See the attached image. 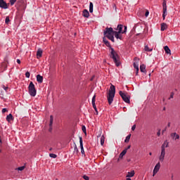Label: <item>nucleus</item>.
Returning a JSON list of instances; mask_svg holds the SVG:
<instances>
[{
    "instance_id": "nucleus-32",
    "label": "nucleus",
    "mask_w": 180,
    "mask_h": 180,
    "mask_svg": "<svg viewBox=\"0 0 180 180\" xmlns=\"http://www.w3.org/2000/svg\"><path fill=\"white\" fill-rule=\"evenodd\" d=\"M49 157H51V158H57V155L53 153H50Z\"/></svg>"
},
{
    "instance_id": "nucleus-1",
    "label": "nucleus",
    "mask_w": 180,
    "mask_h": 180,
    "mask_svg": "<svg viewBox=\"0 0 180 180\" xmlns=\"http://www.w3.org/2000/svg\"><path fill=\"white\" fill-rule=\"evenodd\" d=\"M103 41L105 44V46H107V47H109L110 58H111L112 61H114L116 67H119L120 65V57L119 56V54H117V52L115 51V49L112 48V46H110V43L106 40V38L105 37L103 38Z\"/></svg>"
},
{
    "instance_id": "nucleus-15",
    "label": "nucleus",
    "mask_w": 180,
    "mask_h": 180,
    "mask_svg": "<svg viewBox=\"0 0 180 180\" xmlns=\"http://www.w3.org/2000/svg\"><path fill=\"white\" fill-rule=\"evenodd\" d=\"M167 28H168V26L167 25V23L162 22L161 24V28H160L161 32H164V30H167Z\"/></svg>"
},
{
    "instance_id": "nucleus-37",
    "label": "nucleus",
    "mask_w": 180,
    "mask_h": 180,
    "mask_svg": "<svg viewBox=\"0 0 180 180\" xmlns=\"http://www.w3.org/2000/svg\"><path fill=\"white\" fill-rule=\"evenodd\" d=\"M23 169H25V166H22L18 168V171H23Z\"/></svg>"
},
{
    "instance_id": "nucleus-29",
    "label": "nucleus",
    "mask_w": 180,
    "mask_h": 180,
    "mask_svg": "<svg viewBox=\"0 0 180 180\" xmlns=\"http://www.w3.org/2000/svg\"><path fill=\"white\" fill-rule=\"evenodd\" d=\"M73 153H74L75 154H78V153H79L78 148L77 147V145L75 146Z\"/></svg>"
},
{
    "instance_id": "nucleus-33",
    "label": "nucleus",
    "mask_w": 180,
    "mask_h": 180,
    "mask_svg": "<svg viewBox=\"0 0 180 180\" xmlns=\"http://www.w3.org/2000/svg\"><path fill=\"white\" fill-rule=\"evenodd\" d=\"M18 0H10V4L11 5V6H13V5H15V3Z\"/></svg>"
},
{
    "instance_id": "nucleus-22",
    "label": "nucleus",
    "mask_w": 180,
    "mask_h": 180,
    "mask_svg": "<svg viewBox=\"0 0 180 180\" xmlns=\"http://www.w3.org/2000/svg\"><path fill=\"white\" fill-rule=\"evenodd\" d=\"M140 70H141V72H146V65L144 64H142L140 65Z\"/></svg>"
},
{
    "instance_id": "nucleus-49",
    "label": "nucleus",
    "mask_w": 180,
    "mask_h": 180,
    "mask_svg": "<svg viewBox=\"0 0 180 180\" xmlns=\"http://www.w3.org/2000/svg\"><path fill=\"white\" fill-rule=\"evenodd\" d=\"M130 146H128V147H127V148H126V150H127V151L129 150V149H130Z\"/></svg>"
},
{
    "instance_id": "nucleus-36",
    "label": "nucleus",
    "mask_w": 180,
    "mask_h": 180,
    "mask_svg": "<svg viewBox=\"0 0 180 180\" xmlns=\"http://www.w3.org/2000/svg\"><path fill=\"white\" fill-rule=\"evenodd\" d=\"M134 61H135V63H139V61H140V58H137V57H135L134 58Z\"/></svg>"
},
{
    "instance_id": "nucleus-47",
    "label": "nucleus",
    "mask_w": 180,
    "mask_h": 180,
    "mask_svg": "<svg viewBox=\"0 0 180 180\" xmlns=\"http://www.w3.org/2000/svg\"><path fill=\"white\" fill-rule=\"evenodd\" d=\"M17 63H18V64H20V59H17Z\"/></svg>"
},
{
    "instance_id": "nucleus-38",
    "label": "nucleus",
    "mask_w": 180,
    "mask_h": 180,
    "mask_svg": "<svg viewBox=\"0 0 180 180\" xmlns=\"http://www.w3.org/2000/svg\"><path fill=\"white\" fill-rule=\"evenodd\" d=\"M2 88H3V89H4V91H8V86H6L5 85H3V86H2Z\"/></svg>"
},
{
    "instance_id": "nucleus-39",
    "label": "nucleus",
    "mask_w": 180,
    "mask_h": 180,
    "mask_svg": "<svg viewBox=\"0 0 180 180\" xmlns=\"http://www.w3.org/2000/svg\"><path fill=\"white\" fill-rule=\"evenodd\" d=\"M82 131H84V133H86V128L85 127V126H83L82 127Z\"/></svg>"
},
{
    "instance_id": "nucleus-55",
    "label": "nucleus",
    "mask_w": 180,
    "mask_h": 180,
    "mask_svg": "<svg viewBox=\"0 0 180 180\" xmlns=\"http://www.w3.org/2000/svg\"><path fill=\"white\" fill-rule=\"evenodd\" d=\"M0 153H2V150H0Z\"/></svg>"
},
{
    "instance_id": "nucleus-16",
    "label": "nucleus",
    "mask_w": 180,
    "mask_h": 180,
    "mask_svg": "<svg viewBox=\"0 0 180 180\" xmlns=\"http://www.w3.org/2000/svg\"><path fill=\"white\" fill-rule=\"evenodd\" d=\"M82 15L84 18H89V11H88L86 9H84L83 11Z\"/></svg>"
},
{
    "instance_id": "nucleus-2",
    "label": "nucleus",
    "mask_w": 180,
    "mask_h": 180,
    "mask_svg": "<svg viewBox=\"0 0 180 180\" xmlns=\"http://www.w3.org/2000/svg\"><path fill=\"white\" fill-rule=\"evenodd\" d=\"M116 94V88L115 85L111 84L110 90L108 91V95L107 96L108 102L109 105L113 103V99L115 98V94Z\"/></svg>"
},
{
    "instance_id": "nucleus-10",
    "label": "nucleus",
    "mask_w": 180,
    "mask_h": 180,
    "mask_svg": "<svg viewBox=\"0 0 180 180\" xmlns=\"http://www.w3.org/2000/svg\"><path fill=\"white\" fill-rule=\"evenodd\" d=\"M0 8H2V9H8V4H6L4 0H0Z\"/></svg>"
},
{
    "instance_id": "nucleus-3",
    "label": "nucleus",
    "mask_w": 180,
    "mask_h": 180,
    "mask_svg": "<svg viewBox=\"0 0 180 180\" xmlns=\"http://www.w3.org/2000/svg\"><path fill=\"white\" fill-rule=\"evenodd\" d=\"M115 32L112 27H106L105 30L104 31V36L108 37L109 40L115 43Z\"/></svg>"
},
{
    "instance_id": "nucleus-52",
    "label": "nucleus",
    "mask_w": 180,
    "mask_h": 180,
    "mask_svg": "<svg viewBox=\"0 0 180 180\" xmlns=\"http://www.w3.org/2000/svg\"><path fill=\"white\" fill-rule=\"evenodd\" d=\"M126 180H131L130 178H127Z\"/></svg>"
},
{
    "instance_id": "nucleus-30",
    "label": "nucleus",
    "mask_w": 180,
    "mask_h": 180,
    "mask_svg": "<svg viewBox=\"0 0 180 180\" xmlns=\"http://www.w3.org/2000/svg\"><path fill=\"white\" fill-rule=\"evenodd\" d=\"M9 22H11V20L9 19V16H7L5 20L6 25H8Z\"/></svg>"
},
{
    "instance_id": "nucleus-44",
    "label": "nucleus",
    "mask_w": 180,
    "mask_h": 180,
    "mask_svg": "<svg viewBox=\"0 0 180 180\" xmlns=\"http://www.w3.org/2000/svg\"><path fill=\"white\" fill-rule=\"evenodd\" d=\"M157 136H158V137H160V136H161V130H159V131L157 132Z\"/></svg>"
},
{
    "instance_id": "nucleus-20",
    "label": "nucleus",
    "mask_w": 180,
    "mask_h": 180,
    "mask_svg": "<svg viewBox=\"0 0 180 180\" xmlns=\"http://www.w3.org/2000/svg\"><path fill=\"white\" fill-rule=\"evenodd\" d=\"M126 153H127V149H124L122 151V153L120 154V158H123L124 155H126Z\"/></svg>"
},
{
    "instance_id": "nucleus-5",
    "label": "nucleus",
    "mask_w": 180,
    "mask_h": 180,
    "mask_svg": "<svg viewBox=\"0 0 180 180\" xmlns=\"http://www.w3.org/2000/svg\"><path fill=\"white\" fill-rule=\"evenodd\" d=\"M28 92L30 95V96H36L37 94V90H36V87L34 86V84H33V82H30V84L28 86Z\"/></svg>"
},
{
    "instance_id": "nucleus-31",
    "label": "nucleus",
    "mask_w": 180,
    "mask_h": 180,
    "mask_svg": "<svg viewBox=\"0 0 180 180\" xmlns=\"http://www.w3.org/2000/svg\"><path fill=\"white\" fill-rule=\"evenodd\" d=\"M145 51H153V49H150V48H148V46H146Z\"/></svg>"
},
{
    "instance_id": "nucleus-14",
    "label": "nucleus",
    "mask_w": 180,
    "mask_h": 180,
    "mask_svg": "<svg viewBox=\"0 0 180 180\" xmlns=\"http://www.w3.org/2000/svg\"><path fill=\"white\" fill-rule=\"evenodd\" d=\"M135 174H136V172H134V170L129 172L127 174V178H133V176H134Z\"/></svg>"
},
{
    "instance_id": "nucleus-12",
    "label": "nucleus",
    "mask_w": 180,
    "mask_h": 180,
    "mask_svg": "<svg viewBox=\"0 0 180 180\" xmlns=\"http://www.w3.org/2000/svg\"><path fill=\"white\" fill-rule=\"evenodd\" d=\"M171 137H172L173 140H179V135L176 132L172 133Z\"/></svg>"
},
{
    "instance_id": "nucleus-53",
    "label": "nucleus",
    "mask_w": 180,
    "mask_h": 180,
    "mask_svg": "<svg viewBox=\"0 0 180 180\" xmlns=\"http://www.w3.org/2000/svg\"><path fill=\"white\" fill-rule=\"evenodd\" d=\"M169 126H170V124L169 123V124H168V127H169Z\"/></svg>"
},
{
    "instance_id": "nucleus-28",
    "label": "nucleus",
    "mask_w": 180,
    "mask_h": 180,
    "mask_svg": "<svg viewBox=\"0 0 180 180\" xmlns=\"http://www.w3.org/2000/svg\"><path fill=\"white\" fill-rule=\"evenodd\" d=\"M124 30H123V29H122V34H124V33L127 32V27L124 26Z\"/></svg>"
},
{
    "instance_id": "nucleus-35",
    "label": "nucleus",
    "mask_w": 180,
    "mask_h": 180,
    "mask_svg": "<svg viewBox=\"0 0 180 180\" xmlns=\"http://www.w3.org/2000/svg\"><path fill=\"white\" fill-rule=\"evenodd\" d=\"M96 95H94V96H93V98H92L91 103H95V102H96Z\"/></svg>"
},
{
    "instance_id": "nucleus-13",
    "label": "nucleus",
    "mask_w": 180,
    "mask_h": 180,
    "mask_svg": "<svg viewBox=\"0 0 180 180\" xmlns=\"http://www.w3.org/2000/svg\"><path fill=\"white\" fill-rule=\"evenodd\" d=\"M169 142L168 141H165L161 146V149L165 150L168 147Z\"/></svg>"
},
{
    "instance_id": "nucleus-23",
    "label": "nucleus",
    "mask_w": 180,
    "mask_h": 180,
    "mask_svg": "<svg viewBox=\"0 0 180 180\" xmlns=\"http://www.w3.org/2000/svg\"><path fill=\"white\" fill-rule=\"evenodd\" d=\"M89 12L90 13L94 12V4L92 2H90L89 4Z\"/></svg>"
},
{
    "instance_id": "nucleus-48",
    "label": "nucleus",
    "mask_w": 180,
    "mask_h": 180,
    "mask_svg": "<svg viewBox=\"0 0 180 180\" xmlns=\"http://www.w3.org/2000/svg\"><path fill=\"white\" fill-rule=\"evenodd\" d=\"M136 75H139V71L137 70H136Z\"/></svg>"
},
{
    "instance_id": "nucleus-56",
    "label": "nucleus",
    "mask_w": 180,
    "mask_h": 180,
    "mask_svg": "<svg viewBox=\"0 0 180 180\" xmlns=\"http://www.w3.org/2000/svg\"><path fill=\"white\" fill-rule=\"evenodd\" d=\"M56 180H58V179H56Z\"/></svg>"
},
{
    "instance_id": "nucleus-34",
    "label": "nucleus",
    "mask_w": 180,
    "mask_h": 180,
    "mask_svg": "<svg viewBox=\"0 0 180 180\" xmlns=\"http://www.w3.org/2000/svg\"><path fill=\"white\" fill-rule=\"evenodd\" d=\"M25 77L26 78H30V72H25Z\"/></svg>"
},
{
    "instance_id": "nucleus-7",
    "label": "nucleus",
    "mask_w": 180,
    "mask_h": 180,
    "mask_svg": "<svg viewBox=\"0 0 180 180\" xmlns=\"http://www.w3.org/2000/svg\"><path fill=\"white\" fill-rule=\"evenodd\" d=\"M162 8H163L162 18H163V20H165V16H167V0H163Z\"/></svg>"
},
{
    "instance_id": "nucleus-41",
    "label": "nucleus",
    "mask_w": 180,
    "mask_h": 180,
    "mask_svg": "<svg viewBox=\"0 0 180 180\" xmlns=\"http://www.w3.org/2000/svg\"><path fill=\"white\" fill-rule=\"evenodd\" d=\"M83 178L85 179V180H89V177L86 175H84L83 176Z\"/></svg>"
},
{
    "instance_id": "nucleus-40",
    "label": "nucleus",
    "mask_w": 180,
    "mask_h": 180,
    "mask_svg": "<svg viewBox=\"0 0 180 180\" xmlns=\"http://www.w3.org/2000/svg\"><path fill=\"white\" fill-rule=\"evenodd\" d=\"M92 103L94 110H96V104H95V103Z\"/></svg>"
},
{
    "instance_id": "nucleus-43",
    "label": "nucleus",
    "mask_w": 180,
    "mask_h": 180,
    "mask_svg": "<svg viewBox=\"0 0 180 180\" xmlns=\"http://www.w3.org/2000/svg\"><path fill=\"white\" fill-rule=\"evenodd\" d=\"M6 112H8V109H6V108H3L2 109V113H5Z\"/></svg>"
},
{
    "instance_id": "nucleus-11",
    "label": "nucleus",
    "mask_w": 180,
    "mask_h": 180,
    "mask_svg": "<svg viewBox=\"0 0 180 180\" xmlns=\"http://www.w3.org/2000/svg\"><path fill=\"white\" fill-rule=\"evenodd\" d=\"M79 144H80V148H81V153L82 154H85V151L84 150V143H82V137H79Z\"/></svg>"
},
{
    "instance_id": "nucleus-51",
    "label": "nucleus",
    "mask_w": 180,
    "mask_h": 180,
    "mask_svg": "<svg viewBox=\"0 0 180 180\" xmlns=\"http://www.w3.org/2000/svg\"><path fill=\"white\" fill-rule=\"evenodd\" d=\"M149 155H153V153L151 152H150Z\"/></svg>"
},
{
    "instance_id": "nucleus-19",
    "label": "nucleus",
    "mask_w": 180,
    "mask_h": 180,
    "mask_svg": "<svg viewBox=\"0 0 180 180\" xmlns=\"http://www.w3.org/2000/svg\"><path fill=\"white\" fill-rule=\"evenodd\" d=\"M164 50H165L166 54H171V49H169V47H168V46H165L164 47Z\"/></svg>"
},
{
    "instance_id": "nucleus-26",
    "label": "nucleus",
    "mask_w": 180,
    "mask_h": 180,
    "mask_svg": "<svg viewBox=\"0 0 180 180\" xmlns=\"http://www.w3.org/2000/svg\"><path fill=\"white\" fill-rule=\"evenodd\" d=\"M54 120V118L53 117V115L50 116V123H49V126L50 127H51V126H53V122Z\"/></svg>"
},
{
    "instance_id": "nucleus-45",
    "label": "nucleus",
    "mask_w": 180,
    "mask_h": 180,
    "mask_svg": "<svg viewBox=\"0 0 180 180\" xmlns=\"http://www.w3.org/2000/svg\"><path fill=\"white\" fill-rule=\"evenodd\" d=\"M131 130H132L133 131H134V130H136V124H134V125L132 126Z\"/></svg>"
},
{
    "instance_id": "nucleus-42",
    "label": "nucleus",
    "mask_w": 180,
    "mask_h": 180,
    "mask_svg": "<svg viewBox=\"0 0 180 180\" xmlns=\"http://www.w3.org/2000/svg\"><path fill=\"white\" fill-rule=\"evenodd\" d=\"M174 98V93L172 92L170 94V97L169 98V99H172Z\"/></svg>"
},
{
    "instance_id": "nucleus-25",
    "label": "nucleus",
    "mask_w": 180,
    "mask_h": 180,
    "mask_svg": "<svg viewBox=\"0 0 180 180\" xmlns=\"http://www.w3.org/2000/svg\"><path fill=\"white\" fill-rule=\"evenodd\" d=\"M134 68H135V70H137V71H139V62L134 63Z\"/></svg>"
},
{
    "instance_id": "nucleus-8",
    "label": "nucleus",
    "mask_w": 180,
    "mask_h": 180,
    "mask_svg": "<svg viewBox=\"0 0 180 180\" xmlns=\"http://www.w3.org/2000/svg\"><path fill=\"white\" fill-rule=\"evenodd\" d=\"M165 158V149H161V153L159 156V160L161 161V162H164V159Z\"/></svg>"
},
{
    "instance_id": "nucleus-21",
    "label": "nucleus",
    "mask_w": 180,
    "mask_h": 180,
    "mask_svg": "<svg viewBox=\"0 0 180 180\" xmlns=\"http://www.w3.org/2000/svg\"><path fill=\"white\" fill-rule=\"evenodd\" d=\"M41 56H43V51L41 49H38L37 52V56L39 58L41 57Z\"/></svg>"
},
{
    "instance_id": "nucleus-46",
    "label": "nucleus",
    "mask_w": 180,
    "mask_h": 180,
    "mask_svg": "<svg viewBox=\"0 0 180 180\" xmlns=\"http://www.w3.org/2000/svg\"><path fill=\"white\" fill-rule=\"evenodd\" d=\"M148 15H150V12H148V11H147L145 13V16L147 18V16H148Z\"/></svg>"
},
{
    "instance_id": "nucleus-27",
    "label": "nucleus",
    "mask_w": 180,
    "mask_h": 180,
    "mask_svg": "<svg viewBox=\"0 0 180 180\" xmlns=\"http://www.w3.org/2000/svg\"><path fill=\"white\" fill-rule=\"evenodd\" d=\"M130 137H131V134H129V135L126 137V139H125V140H124V143H129V141H130Z\"/></svg>"
},
{
    "instance_id": "nucleus-6",
    "label": "nucleus",
    "mask_w": 180,
    "mask_h": 180,
    "mask_svg": "<svg viewBox=\"0 0 180 180\" xmlns=\"http://www.w3.org/2000/svg\"><path fill=\"white\" fill-rule=\"evenodd\" d=\"M119 94L121 98H122L124 102H125L126 103H130V98L127 97V95H126V94L123 93V91H120Z\"/></svg>"
},
{
    "instance_id": "nucleus-24",
    "label": "nucleus",
    "mask_w": 180,
    "mask_h": 180,
    "mask_svg": "<svg viewBox=\"0 0 180 180\" xmlns=\"http://www.w3.org/2000/svg\"><path fill=\"white\" fill-rule=\"evenodd\" d=\"M105 144V136H101V145L103 146Z\"/></svg>"
},
{
    "instance_id": "nucleus-9",
    "label": "nucleus",
    "mask_w": 180,
    "mask_h": 180,
    "mask_svg": "<svg viewBox=\"0 0 180 180\" xmlns=\"http://www.w3.org/2000/svg\"><path fill=\"white\" fill-rule=\"evenodd\" d=\"M160 167L161 165L158 162L154 167L153 176H155V175L160 171Z\"/></svg>"
},
{
    "instance_id": "nucleus-50",
    "label": "nucleus",
    "mask_w": 180,
    "mask_h": 180,
    "mask_svg": "<svg viewBox=\"0 0 180 180\" xmlns=\"http://www.w3.org/2000/svg\"><path fill=\"white\" fill-rule=\"evenodd\" d=\"M95 112H96V115H98V109L96 108V110H95Z\"/></svg>"
},
{
    "instance_id": "nucleus-18",
    "label": "nucleus",
    "mask_w": 180,
    "mask_h": 180,
    "mask_svg": "<svg viewBox=\"0 0 180 180\" xmlns=\"http://www.w3.org/2000/svg\"><path fill=\"white\" fill-rule=\"evenodd\" d=\"M37 81L39 84H41L43 82V77L41 75H38L37 76Z\"/></svg>"
},
{
    "instance_id": "nucleus-17",
    "label": "nucleus",
    "mask_w": 180,
    "mask_h": 180,
    "mask_svg": "<svg viewBox=\"0 0 180 180\" xmlns=\"http://www.w3.org/2000/svg\"><path fill=\"white\" fill-rule=\"evenodd\" d=\"M6 120L7 122H8V123H11V122L13 120V115H12V114H9L8 115H7Z\"/></svg>"
},
{
    "instance_id": "nucleus-54",
    "label": "nucleus",
    "mask_w": 180,
    "mask_h": 180,
    "mask_svg": "<svg viewBox=\"0 0 180 180\" xmlns=\"http://www.w3.org/2000/svg\"><path fill=\"white\" fill-rule=\"evenodd\" d=\"M164 131H165V129L162 131V134L164 133Z\"/></svg>"
},
{
    "instance_id": "nucleus-4",
    "label": "nucleus",
    "mask_w": 180,
    "mask_h": 180,
    "mask_svg": "<svg viewBox=\"0 0 180 180\" xmlns=\"http://www.w3.org/2000/svg\"><path fill=\"white\" fill-rule=\"evenodd\" d=\"M122 29H123V25H118L117 28H115V30H117L114 32V36L117 40H123V36L122 35Z\"/></svg>"
}]
</instances>
